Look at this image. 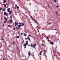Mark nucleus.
I'll return each mask as SVG.
<instances>
[{"label":"nucleus","instance_id":"obj_1","mask_svg":"<svg viewBox=\"0 0 60 60\" xmlns=\"http://www.w3.org/2000/svg\"><path fill=\"white\" fill-rule=\"evenodd\" d=\"M10 8H8V12H9V14H11V11H10Z\"/></svg>","mask_w":60,"mask_h":60},{"label":"nucleus","instance_id":"obj_2","mask_svg":"<svg viewBox=\"0 0 60 60\" xmlns=\"http://www.w3.org/2000/svg\"><path fill=\"white\" fill-rule=\"evenodd\" d=\"M14 23L15 24V26H16L17 25H18V24H19V23H16V22H15Z\"/></svg>","mask_w":60,"mask_h":60},{"label":"nucleus","instance_id":"obj_3","mask_svg":"<svg viewBox=\"0 0 60 60\" xmlns=\"http://www.w3.org/2000/svg\"><path fill=\"white\" fill-rule=\"evenodd\" d=\"M23 45L24 47H24V48H26V44H24Z\"/></svg>","mask_w":60,"mask_h":60},{"label":"nucleus","instance_id":"obj_4","mask_svg":"<svg viewBox=\"0 0 60 60\" xmlns=\"http://www.w3.org/2000/svg\"><path fill=\"white\" fill-rule=\"evenodd\" d=\"M28 41H27L26 42V45H27L28 44Z\"/></svg>","mask_w":60,"mask_h":60},{"label":"nucleus","instance_id":"obj_5","mask_svg":"<svg viewBox=\"0 0 60 60\" xmlns=\"http://www.w3.org/2000/svg\"><path fill=\"white\" fill-rule=\"evenodd\" d=\"M10 22V24H11L12 23V19H11L9 21Z\"/></svg>","mask_w":60,"mask_h":60},{"label":"nucleus","instance_id":"obj_6","mask_svg":"<svg viewBox=\"0 0 60 60\" xmlns=\"http://www.w3.org/2000/svg\"><path fill=\"white\" fill-rule=\"evenodd\" d=\"M30 53H31V52H29L28 53V55L29 56H30V55H31V54H30Z\"/></svg>","mask_w":60,"mask_h":60},{"label":"nucleus","instance_id":"obj_7","mask_svg":"<svg viewBox=\"0 0 60 60\" xmlns=\"http://www.w3.org/2000/svg\"><path fill=\"white\" fill-rule=\"evenodd\" d=\"M34 21H35V22H36V23H37V24H39L38 23V22L37 21H36V20H35V19Z\"/></svg>","mask_w":60,"mask_h":60},{"label":"nucleus","instance_id":"obj_8","mask_svg":"<svg viewBox=\"0 0 60 60\" xmlns=\"http://www.w3.org/2000/svg\"><path fill=\"white\" fill-rule=\"evenodd\" d=\"M2 11H5V9H3L2 10Z\"/></svg>","mask_w":60,"mask_h":60},{"label":"nucleus","instance_id":"obj_9","mask_svg":"<svg viewBox=\"0 0 60 60\" xmlns=\"http://www.w3.org/2000/svg\"><path fill=\"white\" fill-rule=\"evenodd\" d=\"M4 19H5V20L6 21H8V20H7V19L6 18V17H4Z\"/></svg>","mask_w":60,"mask_h":60},{"label":"nucleus","instance_id":"obj_10","mask_svg":"<svg viewBox=\"0 0 60 60\" xmlns=\"http://www.w3.org/2000/svg\"><path fill=\"white\" fill-rule=\"evenodd\" d=\"M50 43L52 45H53L54 44V43H53L52 42H50Z\"/></svg>","mask_w":60,"mask_h":60},{"label":"nucleus","instance_id":"obj_11","mask_svg":"<svg viewBox=\"0 0 60 60\" xmlns=\"http://www.w3.org/2000/svg\"><path fill=\"white\" fill-rule=\"evenodd\" d=\"M4 1L3 2V3H4V4L5 3V2H6V0H3Z\"/></svg>","mask_w":60,"mask_h":60},{"label":"nucleus","instance_id":"obj_12","mask_svg":"<svg viewBox=\"0 0 60 60\" xmlns=\"http://www.w3.org/2000/svg\"><path fill=\"white\" fill-rule=\"evenodd\" d=\"M18 27L19 28H20V25H18Z\"/></svg>","mask_w":60,"mask_h":60},{"label":"nucleus","instance_id":"obj_13","mask_svg":"<svg viewBox=\"0 0 60 60\" xmlns=\"http://www.w3.org/2000/svg\"><path fill=\"white\" fill-rule=\"evenodd\" d=\"M31 19H32L33 20H34L35 19H34V18H33V17H32V16H31Z\"/></svg>","mask_w":60,"mask_h":60},{"label":"nucleus","instance_id":"obj_14","mask_svg":"<svg viewBox=\"0 0 60 60\" xmlns=\"http://www.w3.org/2000/svg\"><path fill=\"white\" fill-rule=\"evenodd\" d=\"M42 51H41V52H40V54L41 55H42L41 54V53H42Z\"/></svg>","mask_w":60,"mask_h":60},{"label":"nucleus","instance_id":"obj_15","mask_svg":"<svg viewBox=\"0 0 60 60\" xmlns=\"http://www.w3.org/2000/svg\"><path fill=\"white\" fill-rule=\"evenodd\" d=\"M32 47L34 49V48H35V47H34V45H33L32 46Z\"/></svg>","mask_w":60,"mask_h":60},{"label":"nucleus","instance_id":"obj_16","mask_svg":"<svg viewBox=\"0 0 60 60\" xmlns=\"http://www.w3.org/2000/svg\"><path fill=\"white\" fill-rule=\"evenodd\" d=\"M27 39L29 40V41H30V38H27Z\"/></svg>","mask_w":60,"mask_h":60},{"label":"nucleus","instance_id":"obj_17","mask_svg":"<svg viewBox=\"0 0 60 60\" xmlns=\"http://www.w3.org/2000/svg\"><path fill=\"white\" fill-rule=\"evenodd\" d=\"M21 24L22 25H23V26H24V23L22 22H21Z\"/></svg>","mask_w":60,"mask_h":60},{"label":"nucleus","instance_id":"obj_18","mask_svg":"<svg viewBox=\"0 0 60 60\" xmlns=\"http://www.w3.org/2000/svg\"><path fill=\"white\" fill-rule=\"evenodd\" d=\"M3 5L5 7H6V5L5 4H3Z\"/></svg>","mask_w":60,"mask_h":60},{"label":"nucleus","instance_id":"obj_19","mask_svg":"<svg viewBox=\"0 0 60 60\" xmlns=\"http://www.w3.org/2000/svg\"><path fill=\"white\" fill-rule=\"evenodd\" d=\"M16 38H18V39H19V36H17L16 37Z\"/></svg>","mask_w":60,"mask_h":60},{"label":"nucleus","instance_id":"obj_20","mask_svg":"<svg viewBox=\"0 0 60 60\" xmlns=\"http://www.w3.org/2000/svg\"><path fill=\"white\" fill-rule=\"evenodd\" d=\"M49 25H50L51 24V22H49L48 23Z\"/></svg>","mask_w":60,"mask_h":60},{"label":"nucleus","instance_id":"obj_21","mask_svg":"<svg viewBox=\"0 0 60 60\" xmlns=\"http://www.w3.org/2000/svg\"><path fill=\"white\" fill-rule=\"evenodd\" d=\"M34 47H36V44H34Z\"/></svg>","mask_w":60,"mask_h":60},{"label":"nucleus","instance_id":"obj_22","mask_svg":"<svg viewBox=\"0 0 60 60\" xmlns=\"http://www.w3.org/2000/svg\"><path fill=\"white\" fill-rule=\"evenodd\" d=\"M54 2L55 3H56V0H53Z\"/></svg>","mask_w":60,"mask_h":60},{"label":"nucleus","instance_id":"obj_23","mask_svg":"<svg viewBox=\"0 0 60 60\" xmlns=\"http://www.w3.org/2000/svg\"><path fill=\"white\" fill-rule=\"evenodd\" d=\"M42 45L43 47V46H44V45L43 44V43H42Z\"/></svg>","mask_w":60,"mask_h":60},{"label":"nucleus","instance_id":"obj_24","mask_svg":"<svg viewBox=\"0 0 60 60\" xmlns=\"http://www.w3.org/2000/svg\"><path fill=\"white\" fill-rule=\"evenodd\" d=\"M45 52H44V56H46V54H45Z\"/></svg>","mask_w":60,"mask_h":60},{"label":"nucleus","instance_id":"obj_25","mask_svg":"<svg viewBox=\"0 0 60 60\" xmlns=\"http://www.w3.org/2000/svg\"><path fill=\"white\" fill-rule=\"evenodd\" d=\"M31 36V35H28V37H30Z\"/></svg>","mask_w":60,"mask_h":60},{"label":"nucleus","instance_id":"obj_26","mask_svg":"<svg viewBox=\"0 0 60 60\" xmlns=\"http://www.w3.org/2000/svg\"><path fill=\"white\" fill-rule=\"evenodd\" d=\"M4 15H6V12H4Z\"/></svg>","mask_w":60,"mask_h":60},{"label":"nucleus","instance_id":"obj_27","mask_svg":"<svg viewBox=\"0 0 60 60\" xmlns=\"http://www.w3.org/2000/svg\"><path fill=\"white\" fill-rule=\"evenodd\" d=\"M8 26L9 27H11V26H10V25H8Z\"/></svg>","mask_w":60,"mask_h":60},{"label":"nucleus","instance_id":"obj_28","mask_svg":"<svg viewBox=\"0 0 60 60\" xmlns=\"http://www.w3.org/2000/svg\"><path fill=\"white\" fill-rule=\"evenodd\" d=\"M26 34L24 33V36H26Z\"/></svg>","mask_w":60,"mask_h":60},{"label":"nucleus","instance_id":"obj_29","mask_svg":"<svg viewBox=\"0 0 60 60\" xmlns=\"http://www.w3.org/2000/svg\"><path fill=\"white\" fill-rule=\"evenodd\" d=\"M13 29V30H16V29H15V28H14Z\"/></svg>","mask_w":60,"mask_h":60},{"label":"nucleus","instance_id":"obj_30","mask_svg":"<svg viewBox=\"0 0 60 60\" xmlns=\"http://www.w3.org/2000/svg\"><path fill=\"white\" fill-rule=\"evenodd\" d=\"M16 6H17V8H18V9H19V7H18V6L17 5H16Z\"/></svg>","mask_w":60,"mask_h":60},{"label":"nucleus","instance_id":"obj_31","mask_svg":"<svg viewBox=\"0 0 60 60\" xmlns=\"http://www.w3.org/2000/svg\"><path fill=\"white\" fill-rule=\"evenodd\" d=\"M21 35H23V33H21Z\"/></svg>","mask_w":60,"mask_h":60},{"label":"nucleus","instance_id":"obj_32","mask_svg":"<svg viewBox=\"0 0 60 60\" xmlns=\"http://www.w3.org/2000/svg\"><path fill=\"white\" fill-rule=\"evenodd\" d=\"M13 44H15V42H14V41H13Z\"/></svg>","mask_w":60,"mask_h":60},{"label":"nucleus","instance_id":"obj_33","mask_svg":"<svg viewBox=\"0 0 60 60\" xmlns=\"http://www.w3.org/2000/svg\"><path fill=\"white\" fill-rule=\"evenodd\" d=\"M5 26V25H4V24H3L2 25V26Z\"/></svg>","mask_w":60,"mask_h":60},{"label":"nucleus","instance_id":"obj_34","mask_svg":"<svg viewBox=\"0 0 60 60\" xmlns=\"http://www.w3.org/2000/svg\"><path fill=\"white\" fill-rule=\"evenodd\" d=\"M4 23H6V21H4Z\"/></svg>","mask_w":60,"mask_h":60},{"label":"nucleus","instance_id":"obj_35","mask_svg":"<svg viewBox=\"0 0 60 60\" xmlns=\"http://www.w3.org/2000/svg\"><path fill=\"white\" fill-rule=\"evenodd\" d=\"M10 18H11V19H12V17H11V16H10Z\"/></svg>","mask_w":60,"mask_h":60},{"label":"nucleus","instance_id":"obj_36","mask_svg":"<svg viewBox=\"0 0 60 60\" xmlns=\"http://www.w3.org/2000/svg\"><path fill=\"white\" fill-rule=\"evenodd\" d=\"M2 10V8H0V11H1V10Z\"/></svg>","mask_w":60,"mask_h":60},{"label":"nucleus","instance_id":"obj_37","mask_svg":"<svg viewBox=\"0 0 60 60\" xmlns=\"http://www.w3.org/2000/svg\"><path fill=\"white\" fill-rule=\"evenodd\" d=\"M19 25H21V23L20 22H19Z\"/></svg>","mask_w":60,"mask_h":60},{"label":"nucleus","instance_id":"obj_38","mask_svg":"<svg viewBox=\"0 0 60 60\" xmlns=\"http://www.w3.org/2000/svg\"><path fill=\"white\" fill-rule=\"evenodd\" d=\"M56 7H57V8H58V7H59V6H56Z\"/></svg>","mask_w":60,"mask_h":60},{"label":"nucleus","instance_id":"obj_39","mask_svg":"<svg viewBox=\"0 0 60 60\" xmlns=\"http://www.w3.org/2000/svg\"><path fill=\"white\" fill-rule=\"evenodd\" d=\"M20 26H23L22 25H21V24L20 25Z\"/></svg>","mask_w":60,"mask_h":60},{"label":"nucleus","instance_id":"obj_40","mask_svg":"<svg viewBox=\"0 0 60 60\" xmlns=\"http://www.w3.org/2000/svg\"><path fill=\"white\" fill-rule=\"evenodd\" d=\"M31 47H32V44L31 45V46H30Z\"/></svg>","mask_w":60,"mask_h":60},{"label":"nucleus","instance_id":"obj_41","mask_svg":"<svg viewBox=\"0 0 60 60\" xmlns=\"http://www.w3.org/2000/svg\"><path fill=\"white\" fill-rule=\"evenodd\" d=\"M17 28V29L18 30H19V28H17V27H16Z\"/></svg>","mask_w":60,"mask_h":60},{"label":"nucleus","instance_id":"obj_42","mask_svg":"<svg viewBox=\"0 0 60 60\" xmlns=\"http://www.w3.org/2000/svg\"><path fill=\"white\" fill-rule=\"evenodd\" d=\"M48 41H50V40H49V39H48Z\"/></svg>","mask_w":60,"mask_h":60},{"label":"nucleus","instance_id":"obj_43","mask_svg":"<svg viewBox=\"0 0 60 60\" xmlns=\"http://www.w3.org/2000/svg\"><path fill=\"white\" fill-rule=\"evenodd\" d=\"M6 16L7 17H8V15H6Z\"/></svg>","mask_w":60,"mask_h":60},{"label":"nucleus","instance_id":"obj_44","mask_svg":"<svg viewBox=\"0 0 60 60\" xmlns=\"http://www.w3.org/2000/svg\"><path fill=\"white\" fill-rule=\"evenodd\" d=\"M55 13H56V14H57V12H56Z\"/></svg>","mask_w":60,"mask_h":60},{"label":"nucleus","instance_id":"obj_45","mask_svg":"<svg viewBox=\"0 0 60 60\" xmlns=\"http://www.w3.org/2000/svg\"><path fill=\"white\" fill-rule=\"evenodd\" d=\"M37 30H38V31H39V30L38 29H37Z\"/></svg>","mask_w":60,"mask_h":60},{"label":"nucleus","instance_id":"obj_46","mask_svg":"<svg viewBox=\"0 0 60 60\" xmlns=\"http://www.w3.org/2000/svg\"><path fill=\"white\" fill-rule=\"evenodd\" d=\"M30 45H28V46H30Z\"/></svg>","mask_w":60,"mask_h":60},{"label":"nucleus","instance_id":"obj_47","mask_svg":"<svg viewBox=\"0 0 60 60\" xmlns=\"http://www.w3.org/2000/svg\"><path fill=\"white\" fill-rule=\"evenodd\" d=\"M18 34H19V35H20V34H19V33H18Z\"/></svg>","mask_w":60,"mask_h":60},{"label":"nucleus","instance_id":"obj_48","mask_svg":"<svg viewBox=\"0 0 60 60\" xmlns=\"http://www.w3.org/2000/svg\"><path fill=\"white\" fill-rule=\"evenodd\" d=\"M3 40V38H2L1 40Z\"/></svg>","mask_w":60,"mask_h":60},{"label":"nucleus","instance_id":"obj_49","mask_svg":"<svg viewBox=\"0 0 60 60\" xmlns=\"http://www.w3.org/2000/svg\"><path fill=\"white\" fill-rule=\"evenodd\" d=\"M53 52V53H54V52H55V51H54Z\"/></svg>","mask_w":60,"mask_h":60},{"label":"nucleus","instance_id":"obj_50","mask_svg":"<svg viewBox=\"0 0 60 60\" xmlns=\"http://www.w3.org/2000/svg\"><path fill=\"white\" fill-rule=\"evenodd\" d=\"M6 5H8V4H7V3H6Z\"/></svg>","mask_w":60,"mask_h":60},{"label":"nucleus","instance_id":"obj_51","mask_svg":"<svg viewBox=\"0 0 60 60\" xmlns=\"http://www.w3.org/2000/svg\"><path fill=\"white\" fill-rule=\"evenodd\" d=\"M47 39H49V37H47Z\"/></svg>","mask_w":60,"mask_h":60},{"label":"nucleus","instance_id":"obj_52","mask_svg":"<svg viewBox=\"0 0 60 60\" xmlns=\"http://www.w3.org/2000/svg\"><path fill=\"white\" fill-rule=\"evenodd\" d=\"M25 40H27V38H25Z\"/></svg>","mask_w":60,"mask_h":60},{"label":"nucleus","instance_id":"obj_53","mask_svg":"<svg viewBox=\"0 0 60 60\" xmlns=\"http://www.w3.org/2000/svg\"><path fill=\"white\" fill-rule=\"evenodd\" d=\"M48 7H49V5H48Z\"/></svg>","mask_w":60,"mask_h":60},{"label":"nucleus","instance_id":"obj_54","mask_svg":"<svg viewBox=\"0 0 60 60\" xmlns=\"http://www.w3.org/2000/svg\"><path fill=\"white\" fill-rule=\"evenodd\" d=\"M6 15H8V13H6Z\"/></svg>","mask_w":60,"mask_h":60},{"label":"nucleus","instance_id":"obj_55","mask_svg":"<svg viewBox=\"0 0 60 60\" xmlns=\"http://www.w3.org/2000/svg\"><path fill=\"white\" fill-rule=\"evenodd\" d=\"M58 33V34H59H59H59V32Z\"/></svg>","mask_w":60,"mask_h":60},{"label":"nucleus","instance_id":"obj_56","mask_svg":"<svg viewBox=\"0 0 60 60\" xmlns=\"http://www.w3.org/2000/svg\"><path fill=\"white\" fill-rule=\"evenodd\" d=\"M4 57H5V56H4Z\"/></svg>","mask_w":60,"mask_h":60},{"label":"nucleus","instance_id":"obj_57","mask_svg":"<svg viewBox=\"0 0 60 60\" xmlns=\"http://www.w3.org/2000/svg\"><path fill=\"white\" fill-rule=\"evenodd\" d=\"M49 37H50V35H49Z\"/></svg>","mask_w":60,"mask_h":60},{"label":"nucleus","instance_id":"obj_58","mask_svg":"<svg viewBox=\"0 0 60 60\" xmlns=\"http://www.w3.org/2000/svg\"><path fill=\"white\" fill-rule=\"evenodd\" d=\"M3 60H4V58H3Z\"/></svg>","mask_w":60,"mask_h":60},{"label":"nucleus","instance_id":"obj_59","mask_svg":"<svg viewBox=\"0 0 60 60\" xmlns=\"http://www.w3.org/2000/svg\"><path fill=\"white\" fill-rule=\"evenodd\" d=\"M15 8V9H16V7Z\"/></svg>","mask_w":60,"mask_h":60},{"label":"nucleus","instance_id":"obj_60","mask_svg":"<svg viewBox=\"0 0 60 60\" xmlns=\"http://www.w3.org/2000/svg\"><path fill=\"white\" fill-rule=\"evenodd\" d=\"M9 21H8V23H9Z\"/></svg>","mask_w":60,"mask_h":60},{"label":"nucleus","instance_id":"obj_61","mask_svg":"<svg viewBox=\"0 0 60 60\" xmlns=\"http://www.w3.org/2000/svg\"><path fill=\"white\" fill-rule=\"evenodd\" d=\"M44 50V51H45V52H45V50Z\"/></svg>","mask_w":60,"mask_h":60},{"label":"nucleus","instance_id":"obj_62","mask_svg":"<svg viewBox=\"0 0 60 60\" xmlns=\"http://www.w3.org/2000/svg\"><path fill=\"white\" fill-rule=\"evenodd\" d=\"M11 47V46H9V47Z\"/></svg>","mask_w":60,"mask_h":60},{"label":"nucleus","instance_id":"obj_63","mask_svg":"<svg viewBox=\"0 0 60 60\" xmlns=\"http://www.w3.org/2000/svg\"><path fill=\"white\" fill-rule=\"evenodd\" d=\"M17 48L18 49V47H17Z\"/></svg>","mask_w":60,"mask_h":60},{"label":"nucleus","instance_id":"obj_64","mask_svg":"<svg viewBox=\"0 0 60 60\" xmlns=\"http://www.w3.org/2000/svg\"><path fill=\"white\" fill-rule=\"evenodd\" d=\"M55 30H56V29H55Z\"/></svg>","mask_w":60,"mask_h":60}]
</instances>
